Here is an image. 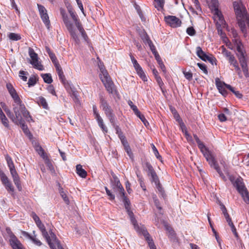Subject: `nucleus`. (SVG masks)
<instances>
[{
  "mask_svg": "<svg viewBox=\"0 0 249 249\" xmlns=\"http://www.w3.org/2000/svg\"><path fill=\"white\" fill-rule=\"evenodd\" d=\"M228 178L233 187L240 194L244 202L249 204V192L245 185L243 179L240 177L236 178L231 175H228Z\"/></svg>",
  "mask_w": 249,
  "mask_h": 249,
  "instance_id": "f257e3e1",
  "label": "nucleus"
},
{
  "mask_svg": "<svg viewBox=\"0 0 249 249\" xmlns=\"http://www.w3.org/2000/svg\"><path fill=\"white\" fill-rule=\"evenodd\" d=\"M237 56L243 73L246 77L249 76L248 66L247 64V54L242 42H239L236 44Z\"/></svg>",
  "mask_w": 249,
  "mask_h": 249,
  "instance_id": "f03ea898",
  "label": "nucleus"
},
{
  "mask_svg": "<svg viewBox=\"0 0 249 249\" xmlns=\"http://www.w3.org/2000/svg\"><path fill=\"white\" fill-rule=\"evenodd\" d=\"M100 74V77L106 87L107 91L111 94H115L116 92L114 89V85L111 80V78L107 71L105 69L104 65H99Z\"/></svg>",
  "mask_w": 249,
  "mask_h": 249,
  "instance_id": "7ed1b4c3",
  "label": "nucleus"
},
{
  "mask_svg": "<svg viewBox=\"0 0 249 249\" xmlns=\"http://www.w3.org/2000/svg\"><path fill=\"white\" fill-rule=\"evenodd\" d=\"M60 13L62 17L63 21L71 37L76 43H79L80 40L76 33V30L74 27L73 23L70 20L68 15L63 9H61Z\"/></svg>",
  "mask_w": 249,
  "mask_h": 249,
  "instance_id": "20e7f679",
  "label": "nucleus"
},
{
  "mask_svg": "<svg viewBox=\"0 0 249 249\" xmlns=\"http://www.w3.org/2000/svg\"><path fill=\"white\" fill-rule=\"evenodd\" d=\"M100 107L104 111L105 115L108 119L112 125H114L115 115L113 113V110L111 107L109 105L107 101L103 97L100 99Z\"/></svg>",
  "mask_w": 249,
  "mask_h": 249,
  "instance_id": "39448f33",
  "label": "nucleus"
},
{
  "mask_svg": "<svg viewBox=\"0 0 249 249\" xmlns=\"http://www.w3.org/2000/svg\"><path fill=\"white\" fill-rule=\"evenodd\" d=\"M142 165L144 170L147 172L148 175L151 177V181L155 184L158 183L159 182L158 177L150 163L145 161L142 163Z\"/></svg>",
  "mask_w": 249,
  "mask_h": 249,
  "instance_id": "423d86ee",
  "label": "nucleus"
},
{
  "mask_svg": "<svg viewBox=\"0 0 249 249\" xmlns=\"http://www.w3.org/2000/svg\"><path fill=\"white\" fill-rule=\"evenodd\" d=\"M16 109L18 110V112H19L21 116V113H22L23 117L27 122H33V120L32 116L30 115L29 112L26 109L25 105L22 104V102L20 104H18L16 106L14 105L13 110L15 114Z\"/></svg>",
  "mask_w": 249,
  "mask_h": 249,
  "instance_id": "0eeeda50",
  "label": "nucleus"
},
{
  "mask_svg": "<svg viewBox=\"0 0 249 249\" xmlns=\"http://www.w3.org/2000/svg\"><path fill=\"white\" fill-rule=\"evenodd\" d=\"M199 149L211 167H214L218 164L212 152L205 145H204L201 149Z\"/></svg>",
  "mask_w": 249,
  "mask_h": 249,
  "instance_id": "6e6552de",
  "label": "nucleus"
},
{
  "mask_svg": "<svg viewBox=\"0 0 249 249\" xmlns=\"http://www.w3.org/2000/svg\"><path fill=\"white\" fill-rule=\"evenodd\" d=\"M196 51L197 56L199 57L201 60L204 61H208L212 65L216 64V58L212 54L210 55L206 54V53L203 51L200 47H197L196 48Z\"/></svg>",
  "mask_w": 249,
  "mask_h": 249,
  "instance_id": "1a4fd4ad",
  "label": "nucleus"
},
{
  "mask_svg": "<svg viewBox=\"0 0 249 249\" xmlns=\"http://www.w3.org/2000/svg\"><path fill=\"white\" fill-rule=\"evenodd\" d=\"M29 54L31 58L30 63L35 68L37 69L39 71H42L44 69L43 66L38 61L37 54L36 53L34 50L31 48L29 49Z\"/></svg>",
  "mask_w": 249,
  "mask_h": 249,
  "instance_id": "9d476101",
  "label": "nucleus"
},
{
  "mask_svg": "<svg viewBox=\"0 0 249 249\" xmlns=\"http://www.w3.org/2000/svg\"><path fill=\"white\" fill-rule=\"evenodd\" d=\"M233 6L237 18H243L247 15L245 7L241 1H237L233 2Z\"/></svg>",
  "mask_w": 249,
  "mask_h": 249,
  "instance_id": "9b49d317",
  "label": "nucleus"
},
{
  "mask_svg": "<svg viewBox=\"0 0 249 249\" xmlns=\"http://www.w3.org/2000/svg\"><path fill=\"white\" fill-rule=\"evenodd\" d=\"M65 88L70 94L73 101L76 103H78L79 102L78 93L73 85L71 83H68L65 85Z\"/></svg>",
  "mask_w": 249,
  "mask_h": 249,
  "instance_id": "f8f14e48",
  "label": "nucleus"
},
{
  "mask_svg": "<svg viewBox=\"0 0 249 249\" xmlns=\"http://www.w3.org/2000/svg\"><path fill=\"white\" fill-rule=\"evenodd\" d=\"M238 25L242 32L245 35L247 34L246 27L249 28V19L247 15L237 18Z\"/></svg>",
  "mask_w": 249,
  "mask_h": 249,
  "instance_id": "ddd939ff",
  "label": "nucleus"
},
{
  "mask_svg": "<svg viewBox=\"0 0 249 249\" xmlns=\"http://www.w3.org/2000/svg\"><path fill=\"white\" fill-rule=\"evenodd\" d=\"M166 22L171 27L177 28L181 25V21L177 17L173 16H165L164 18Z\"/></svg>",
  "mask_w": 249,
  "mask_h": 249,
  "instance_id": "4468645a",
  "label": "nucleus"
},
{
  "mask_svg": "<svg viewBox=\"0 0 249 249\" xmlns=\"http://www.w3.org/2000/svg\"><path fill=\"white\" fill-rule=\"evenodd\" d=\"M36 225L41 231L42 236L45 238L51 249H55L53 243L51 242V237L49 235L44 225L42 223L41 221L36 224Z\"/></svg>",
  "mask_w": 249,
  "mask_h": 249,
  "instance_id": "2eb2a0df",
  "label": "nucleus"
},
{
  "mask_svg": "<svg viewBox=\"0 0 249 249\" xmlns=\"http://www.w3.org/2000/svg\"><path fill=\"white\" fill-rule=\"evenodd\" d=\"M15 115L17 119V123H16V124H20L21 129L26 135H28V134H30L29 129L27 125L25 124L24 120L22 119V116L19 114L18 110L16 109L15 110Z\"/></svg>",
  "mask_w": 249,
  "mask_h": 249,
  "instance_id": "dca6fc26",
  "label": "nucleus"
},
{
  "mask_svg": "<svg viewBox=\"0 0 249 249\" xmlns=\"http://www.w3.org/2000/svg\"><path fill=\"white\" fill-rule=\"evenodd\" d=\"M6 88L7 90H8L9 93L10 95L12 96L13 99L15 103L16 104V105L18 104H20L22 102V101L20 99L19 96L17 94V92L15 89L14 88L13 86L10 83H8L6 84Z\"/></svg>",
  "mask_w": 249,
  "mask_h": 249,
  "instance_id": "f3484780",
  "label": "nucleus"
},
{
  "mask_svg": "<svg viewBox=\"0 0 249 249\" xmlns=\"http://www.w3.org/2000/svg\"><path fill=\"white\" fill-rule=\"evenodd\" d=\"M10 238V244L13 249H23V245L12 232H11Z\"/></svg>",
  "mask_w": 249,
  "mask_h": 249,
  "instance_id": "a211bd4d",
  "label": "nucleus"
},
{
  "mask_svg": "<svg viewBox=\"0 0 249 249\" xmlns=\"http://www.w3.org/2000/svg\"><path fill=\"white\" fill-rule=\"evenodd\" d=\"M142 234L144 236L148 246L150 249H156V247L153 242V239L150 237V234L146 230V229L142 228L141 229Z\"/></svg>",
  "mask_w": 249,
  "mask_h": 249,
  "instance_id": "6ab92c4d",
  "label": "nucleus"
},
{
  "mask_svg": "<svg viewBox=\"0 0 249 249\" xmlns=\"http://www.w3.org/2000/svg\"><path fill=\"white\" fill-rule=\"evenodd\" d=\"M112 188L115 193H117L118 192H121V194L124 195V188L117 177L114 178Z\"/></svg>",
  "mask_w": 249,
  "mask_h": 249,
  "instance_id": "aec40b11",
  "label": "nucleus"
},
{
  "mask_svg": "<svg viewBox=\"0 0 249 249\" xmlns=\"http://www.w3.org/2000/svg\"><path fill=\"white\" fill-rule=\"evenodd\" d=\"M33 235H30L26 231H23V235L32 241L34 244L37 246H40L42 244V242L36 238V235L35 234V231L33 232Z\"/></svg>",
  "mask_w": 249,
  "mask_h": 249,
  "instance_id": "412c9836",
  "label": "nucleus"
},
{
  "mask_svg": "<svg viewBox=\"0 0 249 249\" xmlns=\"http://www.w3.org/2000/svg\"><path fill=\"white\" fill-rule=\"evenodd\" d=\"M216 86L219 92L223 96H226L228 94L226 89V86L224 85V82H221L218 78L215 79Z\"/></svg>",
  "mask_w": 249,
  "mask_h": 249,
  "instance_id": "4be33fe9",
  "label": "nucleus"
},
{
  "mask_svg": "<svg viewBox=\"0 0 249 249\" xmlns=\"http://www.w3.org/2000/svg\"><path fill=\"white\" fill-rule=\"evenodd\" d=\"M55 68L56 69L58 77L60 79L61 81L62 82V83L64 85V87H65V85L68 83H70V82L66 81L62 69L60 65H59L58 66H56Z\"/></svg>",
  "mask_w": 249,
  "mask_h": 249,
  "instance_id": "5701e85b",
  "label": "nucleus"
},
{
  "mask_svg": "<svg viewBox=\"0 0 249 249\" xmlns=\"http://www.w3.org/2000/svg\"><path fill=\"white\" fill-rule=\"evenodd\" d=\"M142 40L145 45H148L152 52L156 50V47L147 34L143 36L142 37Z\"/></svg>",
  "mask_w": 249,
  "mask_h": 249,
  "instance_id": "b1692460",
  "label": "nucleus"
},
{
  "mask_svg": "<svg viewBox=\"0 0 249 249\" xmlns=\"http://www.w3.org/2000/svg\"><path fill=\"white\" fill-rule=\"evenodd\" d=\"M76 173L79 176L82 178H86L87 176V173L82 167L81 164H78L76 166Z\"/></svg>",
  "mask_w": 249,
  "mask_h": 249,
  "instance_id": "393cba45",
  "label": "nucleus"
},
{
  "mask_svg": "<svg viewBox=\"0 0 249 249\" xmlns=\"http://www.w3.org/2000/svg\"><path fill=\"white\" fill-rule=\"evenodd\" d=\"M50 234H51V237L53 240L54 244L53 243V245L54 248H55V249H56V247H57L58 249H64L63 248V247L61 246L59 241L57 239H56L55 234L52 231H51L50 232Z\"/></svg>",
  "mask_w": 249,
  "mask_h": 249,
  "instance_id": "a878e982",
  "label": "nucleus"
},
{
  "mask_svg": "<svg viewBox=\"0 0 249 249\" xmlns=\"http://www.w3.org/2000/svg\"><path fill=\"white\" fill-rule=\"evenodd\" d=\"M131 217V221L133 225H134L135 229L137 231V232L140 233H142L141 229L142 228L145 229L143 226L141 227H139V226L137 223V221L135 218L133 217L131 215H133V213L129 214Z\"/></svg>",
  "mask_w": 249,
  "mask_h": 249,
  "instance_id": "bb28decb",
  "label": "nucleus"
},
{
  "mask_svg": "<svg viewBox=\"0 0 249 249\" xmlns=\"http://www.w3.org/2000/svg\"><path fill=\"white\" fill-rule=\"evenodd\" d=\"M76 26L77 29L79 31L80 33H81V36H82V37L83 38V39H84V40L86 42H88V39H89L88 36L85 30L83 28L81 24L80 23V24L76 25Z\"/></svg>",
  "mask_w": 249,
  "mask_h": 249,
  "instance_id": "cd10ccee",
  "label": "nucleus"
},
{
  "mask_svg": "<svg viewBox=\"0 0 249 249\" xmlns=\"http://www.w3.org/2000/svg\"><path fill=\"white\" fill-rule=\"evenodd\" d=\"M40 18L43 21V22L44 23L46 27L48 29H50L51 24H50V21L49 19V17L48 15V13H46L43 15H41L40 16Z\"/></svg>",
  "mask_w": 249,
  "mask_h": 249,
  "instance_id": "c85d7f7f",
  "label": "nucleus"
},
{
  "mask_svg": "<svg viewBox=\"0 0 249 249\" xmlns=\"http://www.w3.org/2000/svg\"><path fill=\"white\" fill-rule=\"evenodd\" d=\"M68 11L72 19L74 22L75 26L80 24V22L79 21V19L78 18L76 14L75 13V12H73L72 9L71 8H69Z\"/></svg>",
  "mask_w": 249,
  "mask_h": 249,
  "instance_id": "c756f323",
  "label": "nucleus"
},
{
  "mask_svg": "<svg viewBox=\"0 0 249 249\" xmlns=\"http://www.w3.org/2000/svg\"><path fill=\"white\" fill-rule=\"evenodd\" d=\"M226 88L231 91L234 95L238 98H241L242 97V94L238 91L235 90L232 87L231 85L224 84Z\"/></svg>",
  "mask_w": 249,
  "mask_h": 249,
  "instance_id": "7c9ffc66",
  "label": "nucleus"
},
{
  "mask_svg": "<svg viewBox=\"0 0 249 249\" xmlns=\"http://www.w3.org/2000/svg\"><path fill=\"white\" fill-rule=\"evenodd\" d=\"M7 36L9 39L11 40L12 41H18L20 40L21 38V37L19 34L14 33H9Z\"/></svg>",
  "mask_w": 249,
  "mask_h": 249,
  "instance_id": "2f4dec72",
  "label": "nucleus"
},
{
  "mask_svg": "<svg viewBox=\"0 0 249 249\" xmlns=\"http://www.w3.org/2000/svg\"><path fill=\"white\" fill-rule=\"evenodd\" d=\"M99 126L101 128L102 130L105 132L107 133V127L104 124L103 120L102 118L101 117H99L97 116V119H96Z\"/></svg>",
  "mask_w": 249,
  "mask_h": 249,
  "instance_id": "473e14b6",
  "label": "nucleus"
},
{
  "mask_svg": "<svg viewBox=\"0 0 249 249\" xmlns=\"http://www.w3.org/2000/svg\"><path fill=\"white\" fill-rule=\"evenodd\" d=\"M41 77L43 79L44 82L46 83L51 84L53 82L51 75L50 73L41 74Z\"/></svg>",
  "mask_w": 249,
  "mask_h": 249,
  "instance_id": "72a5a7b5",
  "label": "nucleus"
},
{
  "mask_svg": "<svg viewBox=\"0 0 249 249\" xmlns=\"http://www.w3.org/2000/svg\"><path fill=\"white\" fill-rule=\"evenodd\" d=\"M59 192L60 194V196L63 199L64 201L67 204L69 203V200L68 197H67V194L66 192L63 190V189L61 187H59Z\"/></svg>",
  "mask_w": 249,
  "mask_h": 249,
  "instance_id": "f704fd0d",
  "label": "nucleus"
},
{
  "mask_svg": "<svg viewBox=\"0 0 249 249\" xmlns=\"http://www.w3.org/2000/svg\"><path fill=\"white\" fill-rule=\"evenodd\" d=\"M123 202L124 203V205L125 207V208L126 209L127 211L128 212L129 214H132V213L129 211L130 209V202L129 200L126 197H124V198H122Z\"/></svg>",
  "mask_w": 249,
  "mask_h": 249,
  "instance_id": "c9c22d12",
  "label": "nucleus"
},
{
  "mask_svg": "<svg viewBox=\"0 0 249 249\" xmlns=\"http://www.w3.org/2000/svg\"><path fill=\"white\" fill-rule=\"evenodd\" d=\"M221 49L222 51V54L227 59L233 55L231 53L227 50L224 46L221 47Z\"/></svg>",
  "mask_w": 249,
  "mask_h": 249,
  "instance_id": "e433bc0d",
  "label": "nucleus"
},
{
  "mask_svg": "<svg viewBox=\"0 0 249 249\" xmlns=\"http://www.w3.org/2000/svg\"><path fill=\"white\" fill-rule=\"evenodd\" d=\"M134 6L142 21H145L146 19L142 14L140 6L136 4H135Z\"/></svg>",
  "mask_w": 249,
  "mask_h": 249,
  "instance_id": "4c0bfd02",
  "label": "nucleus"
},
{
  "mask_svg": "<svg viewBox=\"0 0 249 249\" xmlns=\"http://www.w3.org/2000/svg\"><path fill=\"white\" fill-rule=\"evenodd\" d=\"M214 14L217 16V18H218L221 24H223L224 22H225V20L221 12L219 11L218 8H215Z\"/></svg>",
  "mask_w": 249,
  "mask_h": 249,
  "instance_id": "58836bf2",
  "label": "nucleus"
},
{
  "mask_svg": "<svg viewBox=\"0 0 249 249\" xmlns=\"http://www.w3.org/2000/svg\"><path fill=\"white\" fill-rule=\"evenodd\" d=\"M7 115L12 120L13 122L15 123H17V119L16 118V116H14L13 113L9 109H4Z\"/></svg>",
  "mask_w": 249,
  "mask_h": 249,
  "instance_id": "ea45409f",
  "label": "nucleus"
},
{
  "mask_svg": "<svg viewBox=\"0 0 249 249\" xmlns=\"http://www.w3.org/2000/svg\"><path fill=\"white\" fill-rule=\"evenodd\" d=\"M38 104L42 106L44 108H47L48 107L47 103L44 98L43 97H40L38 98Z\"/></svg>",
  "mask_w": 249,
  "mask_h": 249,
  "instance_id": "a19ab883",
  "label": "nucleus"
},
{
  "mask_svg": "<svg viewBox=\"0 0 249 249\" xmlns=\"http://www.w3.org/2000/svg\"><path fill=\"white\" fill-rule=\"evenodd\" d=\"M0 119L1 120V123L5 127L7 128H8L9 127L8 120L4 114H2L1 116H0Z\"/></svg>",
  "mask_w": 249,
  "mask_h": 249,
  "instance_id": "79ce46f5",
  "label": "nucleus"
},
{
  "mask_svg": "<svg viewBox=\"0 0 249 249\" xmlns=\"http://www.w3.org/2000/svg\"><path fill=\"white\" fill-rule=\"evenodd\" d=\"M214 168V169L217 171V172L218 173V174L219 175V176L222 178V179L226 181L227 180V178L224 175V174H223L222 171L220 170V167L218 165V164H217V165H215V167H213Z\"/></svg>",
  "mask_w": 249,
  "mask_h": 249,
  "instance_id": "37998d69",
  "label": "nucleus"
},
{
  "mask_svg": "<svg viewBox=\"0 0 249 249\" xmlns=\"http://www.w3.org/2000/svg\"><path fill=\"white\" fill-rule=\"evenodd\" d=\"M37 8H38V10L39 11L40 16H41V15H43L47 13V11L44 6H43L40 4H37Z\"/></svg>",
  "mask_w": 249,
  "mask_h": 249,
  "instance_id": "c03bdc74",
  "label": "nucleus"
},
{
  "mask_svg": "<svg viewBox=\"0 0 249 249\" xmlns=\"http://www.w3.org/2000/svg\"><path fill=\"white\" fill-rule=\"evenodd\" d=\"M128 104L129 106L131 109L133 111L135 114L139 113L140 111L138 109L137 106L133 104L132 101H131V100H129L128 101Z\"/></svg>",
  "mask_w": 249,
  "mask_h": 249,
  "instance_id": "a18cd8bd",
  "label": "nucleus"
},
{
  "mask_svg": "<svg viewBox=\"0 0 249 249\" xmlns=\"http://www.w3.org/2000/svg\"><path fill=\"white\" fill-rule=\"evenodd\" d=\"M9 170L13 180L19 178L15 167L10 168Z\"/></svg>",
  "mask_w": 249,
  "mask_h": 249,
  "instance_id": "49530a36",
  "label": "nucleus"
},
{
  "mask_svg": "<svg viewBox=\"0 0 249 249\" xmlns=\"http://www.w3.org/2000/svg\"><path fill=\"white\" fill-rule=\"evenodd\" d=\"M0 178L2 184L9 181L7 177L2 171H0Z\"/></svg>",
  "mask_w": 249,
  "mask_h": 249,
  "instance_id": "de8ad7c7",
  "label": "nucleus"
},
{
  "mask_svg": "<svg viewBox=\"0 0 249 249\" xmlns=\"http://www.w3.org/2000/svg\"><path fill=\"white\" fill-rule=\"evenodd\" d=\"M5 159L9 169L15 167L13 160L9 155H6L5 156Z\"/></svg>",
  "mask_w": 249,
  "mask_h": 249,
  "instance_id": "09e8293b",
  "label": "nucleus"
},
{
  "mask_svg": "<svg viewBox=\"0 0 249 249\" xmlns=\"http://www.w3.org/2000/svg\"><path fill=\"white\" fill-rule=\"evenodd\" d=\"M49 56L51 60H52V62L54 64V67L59 65V64L57 60L56 57L55 56V55L54 54V53H50V54L49 55Z\"/></svg>",
  "mask_w": 249,
  "mask_h": 249,
  "instance_id": "8fccbe9b",
  "label": "nucleus"
},
{
  "mask_svg": "<svg viewBox=\"0 0 249 249\" xmlns=\"http://www.w3.org/2000/svg\"><path fill=\"white\" fill-rule=\"evenodd\" d=\"M3 185L5 186L7 191L12 192H14V187L10 180L8 182H7L6 183L3 184Z\"/></svg>",
  "mask_w": 249,
  "mask_h": 249,
  "instance_id": "3c124183",
  "label": "nucleus"
},
{
  "mask_svg": "<svg viewBox=\"0 0 249 249\" xmlns=\"http://www.w3.org/2000/svg\"><path fill=\"white\" fill-rule=\"evenodd\" d=\"M156 2L155 7L158 9H162L163 7L164 0H154Z\"/></svg>",
  "mask_w": 249,
  "mask_h": 249,
  "instance_id": "603ef678",
  "label": "nucleus"
},
{
  "mask_svg": "<svg viewBox=\"0 0 249 249\" xmlns=\"http://www.w3.org/2000/svg\"><path fill=\"white\" fill-rule=\"evenodd\" d=\"M137 73L143 81H146L147 80V77L142 69L138 71Z\"/></svg>",
  "mask_w": 249,
  "mask_h": 249,
  "instance_id": "864d4df0",
  "label": "nucleus"
},
{
  "mask_svg": "<svg viewBox=\"0 0 249 249\" xmlns=\"http://www.w3.org/2000/svg\"><path fill=\"white\" fill-rule=\"evenodd\" d=\"M112 126L114 127V128L116 130V133L118 135L119 139L122 138L121 136H124L123 134V132H122L121 128L119 127V126L116 125L115 121L114 122V125H112Z\"/></svg>",
  "mask_w": 249,
  "mask_h": 249,
  "instance_id": "5fc2aeb1",
  "label": "nucleus"
},
{
  "mask_svg": "<svg viewBox=\"0 0 249 249\" xmlns=\"http://www.w3.org/2000/svg\"><path fill=\"white\" fill-rule=\"evenodd\" d=\"M194 138L197 144L199 149H201L205 144L202 142L196 134H194Z\"/></svg>",
  "mask_w": 249,
  "mask_h": 249,
  "instance_id": "6e6d98bb",
  "label": "nucleus"
},
{
  "mask_svg": "<svg viewBox=\"0 0 249 249\" xmlns=\"http://www.w3.org/2000/svg\"><path fill=\"white\" fill-rule=\"evenodd\" d=\"M135 115L140 118V119L142 122V123L145 126L149 124V123L148 121L146 120V119L145 118L144 116L142 114L140 111H139V114H136Z\"/></svg>",
  "mask_w": 249,
  "mask_h": 249,
  "instance_id": "4d7b16f0",
  "label": "nucleus"
},
{
  "mask_svg": "<svg viewBox=\"0 0 249 249\" xmlns=\"http://www.w3.org/2000/svg\"><path fill=\"white\" fill-rule=\"evenodd\" d=\"M152 150H153V152L155 155V156L156 157V158L161 160V156L160 155L157 149L156 148V147L155 146V145L153 144L152 145Z\"/></svg>",
  "mask_w": 249,
  "mask_h": 249,
  "instance_id": "13d9d810",
  "label": "nucleus"
},
{
  "mask_svg": "<svg viewBox=\"0 0 249 249\" xmlns=\"http://www.w3.org/2000/svg\"><path fill=\"white\" fill-rule=\"evenodd\" d=\"M105 189L106 190L107 194L109 196V199L110 200H114L115 197V195L113 194H112V193L108 189L107 187H105Z\"/></svg>",
  "mask_w": 249,
  "mask_h": 249,
  "instance_id": "bf43d9fd",
  "label": "nucleus"
},
{
  "mask_svg": "<svg viewBox=\"0 0 249 249\" xmlns=\"http://www.w3.org/2000/svg\"><path fill=\"white\" fill-rule=\"evenodd\" d=\"M36 83V78L35 76H32L29 78L28 82L29 87L34 86Z\"/></svg>",
  "mask_w": 249,
  "mask_h": 249,
  "instance_id": "052dcab7",
  "label": "nucleus"
},
{
  "mask_svg": "<svg viewBox=\"0 0 249 249\" xmlns=\"http://www.w3.org/2000/svg\"><path fill=\"white\" fill-rule=\"evenodd\" d=\"M45 163L51 171H54L53 166L51 160L48 158H46Z\"/></svg>",
  "mask_w": 249,
  "mask_h": 249,
  "instance_id": "680f3d73",
  "label": "nucleus"
},
{
  "mask_svg": "<svg viewBox=\"0 0 249 249\" xmlns=\"http://www.w3.org/2000/svg\"><path fill=\"white\" fill-rule=\"evenodd\" d=\"M155 184L156 185L158 191L159 192V193H160V195L164 198V196H165V193H164L163 189L162 188L161 185L160 184L159 181L158 182V183Z\"/></svg>",
  "mask_w": 249,
  "mask_h": 249,
  "instance_id": "e2e57ef3",
  "label": "nucleus"
},
{
  "mask_svg": "<svg viewBox=\"0 0 249 249\" xmlns=\"http://www.w3.org/2000/svg\"><path fill=\"white\" fill-rule=\"evenodd\" d=\"M186 33L190 36H193L196 35V32L193 27H189L187 28Z\"/></svg>",
  "mask_w": 249,
  "mask_h": 249,
  "instance_id": "0e129e2a",
  "label": "nucleus"
},
{
  "mask_svg": "<svg viewBox=\"0 0 249 249\" xmlns=\"http://www.w3.org/2000/svg\"><path fill=\"white\" fill-rule=\"evenodd\" d=\"M197 65L199 68V69H201L203 71V72L204 73H205V74H207L208 73V71H207V67L205 65V64H204L203 63H198L197 64Z\"/></svg>",
  "mask_w": 249,
  "mask_h": 249,
  "instance_id": "69168bd1",
  "label": "nucleus"
},
{
  "mask_svg": "<svg viewBox=\"0 0 249 249\" xmlns=\"http://www.w3.org/2000/svg\"><path fill=\"white\" fill-rule=\"evenodd\" d=\"M121 137H122V138H120V139L121 140L122 144H123V145L124 147V149L126 147L129 146V145L127 140H126L125 137V136H121Z\"/></svg>",
  "mask_w": 249,
  "mask_h": 249,
  "instance_id": "338daca9",
  "label": "nucleus"
},
{
  "mask_svg": "<svg viewBox=\"0 0 249 249\" xmlns=\"http://www.w3.org/2000/svg\"><path fill=\"white\" fill-rule=\"evenodd\" d=\"M227 60L228 61L230 65L232 66H233V65L235 64L238 62L233 55H232L231 56H230Z\"/></svg>",
  "mask_w": 249,
  "mask_h": 249,
  "instance_id": "774afa93",
  "label": "nucleus"
}]
</instances>
